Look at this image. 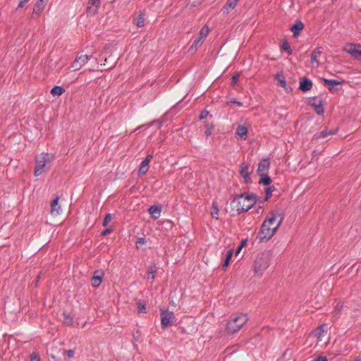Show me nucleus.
Returning <instances> with one entry per match:
<instances>
[{"label":"nucleus","mask_w":361,"mask_h":361,"mask_svg":"<svg viewBox=\"0 0 361 361\" xmlns=\"http://www.w3.org/2000/svg\"><path fill=\"white\" fill-rule=\"evenodd\" d=\"M281 221L282 218L280 214L272 213L267 216L262 223L258 234L259 240L262 242L269 240L280 226Z\"/></svg>","instance_id":"nucleus-1"},{"label":"nucleus","mask_w":361,"mask_h":361,"mask_svg":"<svg viewBox=\"0 0 361 361\" xmlns=\"http://www.w3.org/2000/svg\"><path fill=\"white\" fill-rule=\"evenodd\" d=\"M257 202V195L243 193L235 197L233 203L235 204L238 213L245 212L250 210Z\"/></svg>","instance_id":"nucleus-2"},{"label":"nucleus","mask_w":361,"mask_h":361,"mask_svg":"<svg viewBox=\"0 0 361 361\" xmlns=\"http://www.w3.org/2000/svg\"><path fill=\"white\" fill-rule=\"evenodd\" d=\"M271 260V255L269 252H264L259 254L253 262L252 270L255 275L259 278L262 277L264 271L269 267Z\"/></svg>","instance_id":"nucleus-3"},{"label":"nucleus","mask_w":361,"mask_h":361,"mask_svg":"<svg viewBox=\"0 0 361 361\" xmlns=\"http://www.w3.org/2000/svg\"><path fill=\"white\" fill-rule=\"evenodd\" d=\"M54 159V155L51 153L42 152L35 157V167L34 174L39 176L42 174Z\"/></svg>","instance_id":"nucleus-4"},{"label":"nucleus","mask_w":361,"mask_h":361,"mask_svg":"<svg viewBox=\"0 0 361 361\" xmlns=\"http://www.w3.org/2000/svg\"><path fill=\"white\" fill-rule=\"evenodd\" d=\"M248 321L247 314L240 313L233 314L228 321L226 331L230 334H233L238 331Z\"/></svg>","instance_id":"nucleus-5"},{"label":"nucleus","mask_w":361,"mask_h":361,"mask_svg":"<svg viewBox=\"0 0 361 361\" xmlns=\"http://www.w3.org/2000/svg\"><path fill=\"white\" fill-rule=\"evenodd\" d=\"M209 32V28L207 25H204L199 33V37L193 42L192 44L189 48V51L195 52L198 47H200L204 42V39L207 37Z\"/></svg>","instance_id":"nucleus-6"},{"label":"nucleus","mask_w":361,"mask_h":361,"mask_svg":"<svg viewBox=\"0 0 361 361\" xmlns=\"http://www.w3.org/2000/svg\"><path fill=\"white\" fill-rule=\"evenodd\" d=\"M344 51L357 60H361V44H348Z\"/></svg>","instance_id":"nucleus-7"},{"label":"nucleus","mask_w":361,"mask_h":361,"mask_svg":"<svg viewBox=\"0 0 361 361\" xmlns=\"http://www.w3.org/2000/svg\"><path fill=\"white\" fill-rule=\"evenodd\" d=\"M92 58V55H80L78 56L71 64L73 71L80 70L89 60Z\"/></svg>","instance_id":"nucleus-8"},{"label":"nucleus","mask_w":361,"mask_h":361,"mask_svg":"<svg viewBox=\"0 0 361 361\" xmlns=\"http://www.w3.org/2000/svg\"><path fill=\"white\" fill-rule=\"evenodd\" d=\"M175 316L173 312L168 311H161V325L163 329L166 328L169 325L173 323Z\"/></svg>","instance_id":"nucleus-9"},{"label":"nucleus","mask_w":361,"mask_h":361,"mask_svg":"<svg viewBox=\"0 0 361 361\" xmlns=\"http://www.w3.org/2000/svg\"><path fill=\"white\" fill-rule=\"evenodd\" d=\"M308 104L314 107V111L318 115H322L324 114V110L321 99L318 97H314L309 100Z\"/></svg>","instance_id":"nucleus-10"},{"label":"nucleus","mask_w":361,"mask_h":361,"mask_svg":"<svg viewBox=\"0 0 361 361\" xmlns=\"http://www.w3.org/2000/svg\"><path fill=\"white\" fill-rule=\"evenodd\" d=\"M239 173L245 183L250 181L249 166L247 164L243 162L240 164Z\"/></svg>","instance_id":"nucleus-11"},{"label":"nucleus","mask_w":361,"mask_h":361,"mask_svg":"<svg viewBox=\"0 0 361 361\" xmlns=\"http://www.w3.org/2000/svg\"><path fill=\"white\" fill-rule=\"evenodd\" d=\"M59 196H56L51 202V214L52 216H58L61 212V207L59 204Z\"/></svg>","instance_id":"nucleus-12"},{"label":"nucleus","mask_w":361,"mask_h":361,"mask_svg":"<svg viewBox=\"0 0 361 361\" xmlns=\"http://www.w3.org/2000/svg\"><path fill=\"white\" fill-rule=\"evenodd\" d=\"M104 273L102 270H97L94 271L93 276L91 279L92 285L93 287L97 288L100 286Z\"/></svg>","instance_id":"nucleus-13"},{"label":"nucleus","mask_w":361,"mask_h":361,"mask_svg":"<svg viewBox=\"0 0 361 361\" xmlns=\"http://www.w3.org/2000/svg\"><path fill=\"white\" fill-rule=\"evenodd\" d=\"M328 330L329 327L326 324H324L316 329L314 334L317 338L318 341H322V338L326 335Z\"/></svg>","instance_id":"nucleus-14"},{"label":"nucleus","mask_w":361,"mask_h":361,"mask_svg":"<svg viewBox=\"0 0 361 361\" xmlns=\"http://www.w3.org/2000/svg\"><path fill=\"white\" fill-rule=\"evenodd\" d=\"M337 132H338V128H334V129L325 128L323 130H322L319 133L315 134L314 135V138L315 140H319L320 138H324L329 135H335V134H336Z\"/></svg>","instance_id":"nucleus-15"},{"label":"nucleus","mask_w":361,"mask_h":361,"mask_svg":"<svg viewBox=\"0 0 361 361\" xmlns=\"http://www.w3.org/2000/svg\"><path fill=\"white\" fill-rule=\"evenodd\" d=\"M312 87V81L306 78L303 77L300 78V85H299V90L302 92H307L310 90Z\"/></svg>","instance_id":"nucleus-16"},{"label":"nucleus","mask_w":361,"mask_h":361,"mask_svg":"<svg viewBox=\"0 0 361 361\" xmlns=\"http://www.w3.org/2000/svg\"><path fill=\"white\" fill-rule=\"evenodd\" d=\"M322 54V48L317 47L316 48L311 54L310 62L313 66H317L319 65L318 59L321 56Z\"/></svg>","instance_id":"nucleus-17"},{"label":"nucleus","mask_w":361,"mask_h":361,"mask_svg":"<svg viewBox=\"0 0 361 361\" xmlns=\"http://www.w3.org/2000/svg\"><path fill=\"white\" fill-rule=\"evenodd\" d=\"M270 162L268 159H262L258 165L257 171L259 174L267 173Z\"/></svg>","instance_id":"nucleus-18"},{"label":"nucleus","mask_w":361,"mask_h":361,"mask_svg":"<svg viewBox=\"0 0 361 361\" xmlns=\"http://www.w3.org/2000/svg\"><path fill=\"white\" fill-rule=\"evenodd\" d=\"M324 82L326 85L329 86V90L331 92H334L336 89L334 88L335 85H341L344 82L343 80H333V79H324Z\"/></svg>","instance_id":"nucleus-19"},{"label":"nucleus","mask_w":361,"mask_h":361,"mask_svg":"<svg viewBox=\"0 0 361 361\" xmlns=\"http://www.w3.org/2000/svg\"><path fill=\"white\" fill-rule=\"evenodd\" d=\"M145 13L143 11H140L137 16L133 17V23L138 27H142L145 23V19L144 18Z\"/></svg>","instance_id":"nucleus-20"},{"label":"nucleus","mask_w":361,"mask_h":361,"mask_svg":"<svg viewBox=\"0 0 361 361\" xmlns=\"http://www.w3.org/2000/svg\"><path fill=\"white\" fill-rule=\"evenodd\" d=\"M148 211H149V213L150 214V215L152 216V218H154V219H157L161 215V206L152 205V207H150V208L149 209Z\"/></svg>","instance_id":"nucleus-21"},{"label":"nucleus","mask_w":361,"mask_h":361,"mask_svg":"<svg viewBox=\"0 0 361 361\" xmlns=\"http://www.w3.org/2000/svg\"><path fill=\"white\" fill-rule=\"evenodd\" d=\"M238 1L239 0H228L223 8L224 13H228L231 10L234 9Z\"/></svg>","instance_id":"nucleus-22"},{"label":"nucleus","mask_w":361,"mask_h":361,"mask_svg":"<svg viewBox=\"0 0 361 361\" xmlns=\"http://www.w3.org/2000/svg\"><path fill=\"white\" fill-rule=\"evenodd\" d=\"M236 134L238 135L241 139L245 140L247 137V128L243 125H239L236 129Z\"/></svg>","instance_id":"nucleus-23"},{"label":"nucleus","mask_w":361,"mask_h":361,"mask_svg":"<svg viewBox=\"0 0 361 361\" xmlns=\"http://www.w3.org/2000/svg\"><path fill=\"white\" fill-rule=\"evenodd\" d=\"M45 4L46 3L44 1H41V0L37 1L33 8L32 16L35 14H37V16L39 15V13L44 10Z\"/></svg>","instance_id":"nucleus-24"},{"label":"nucleus","mask_w":361,"mask_h":361,"mask_svg":"<svg viewBox=\"0 0 361 361\" xmlns=\"http://www.w3.org/2000/svg\"><path fill=\"white\" fill-rule=\"evenodd\" d=\"M63 324L70 326L73 324V317L66 312H63L61 318Z\"/></svg>","instance_id":"nucleus-25"},{"label":"nucleus","mask_w":361,"mask_h":361,"mask_svg":"<svg viewBox=\"0 0 361 361\" xmlns=\"http://www.w3.org/2000/svg\"><path fill=\"white\" fill-rule=\"evenodd\" d=\"M304 27V23L301 20L295 21V38L299 36Z\"/></svg>","instance_id":"nucleus-26"},{"label":"nucleus","mask_w":361,"mask_h":361,"mask_svg":"<svg viewBox=\"0 0 361 361\" xmlns=\"http://www.w3.org/2000/svg\"><path fill=\"white\" fill-rule=\"evenodd\" d=\"M149 170V163L147 162V161H142L140 164L139 170H138V174L139 175H144Z\"/></svg>","instance_id":"nucleus-27"},{"label":"nucleus","mask_w":361,"mask_h":361,"mask_svg":"<svg viewBox=\"0 0 361 361\" xmlns=\"http://www.w3.org/2000/svg\"><path fill=\"white\" fill-rule=\"evenodd\" d=\"M261 176L260 180H259V184H263L264 185H268L271 183V178L267 175V173H262L259 174Z\"/></svg>","instance_id":"nucleus-28"},{"label":"nucleus","mask_w":361,"mask_h":361,"mask_svg":"<svg viewBox=\"0 0 361 361\" xmlns=\"http://www.w3.org/2000/svg\"><path fill=\"white\" fill-rule=\"evenodd\" d=\"M64 92H65V90H64L62 87L59 86V85L54 86V87L51 90V94L53 96H60V95H61Z\"/></svg>","instance_id":"nucleus-29"},{"label":"nucleus","mask_w":361,"mask_h":361,"mask_svg":"<svg viewBox=\"0 0 361 361\" xmlns=\"http://www.w3.org/2000/svg\"><path fill=\"white\" fill-rule=\"evenodd\" d=\"M205 131L204 135L207 137L210 136L212 134L214 130V125L212 123H209V122L204 123Z\"/></svg>","instance_id":"nucleus-30"},{"label":"nucleus","mask_w":361,"mask_h":361,"mask_svg":"<svg viewBox=\"0 0 361 361\" xmlns=\"http://www.w3.org/2000/svg\"><path fill=\"white\" fill-rule=\"evenodd\" d=\"M276 78L277 79L279 85L283 87L287 92H288V89L286 85V81L285 80V78L281 74H277L276 75Z\"/></svg>","instance_id":"nucleus-31"},{"label":"nucleus","mask_w":361,"mask_h":361,"mask_svg":"<svg viewBox=\"0 0 361 361\" xmlns=\"http://www.w3.org/2000/svg\"><path fill=\"white\" fill-rule=\"evenodd\" d=\"M157 271V267L156 265H152L149 267L148 271H147V279H154V274Z\"/></svg>","instance_id":"nucleus-32"},{"label":"nucleus","mask_w":361,"mask_h":361,"mask_svg":"<svg viewBox=\"0 0 361 361\" xmlns=\"http://www.w3.org/2000/svg\"><path fill=\"white\" fill-rule=\"evenodd\" d=\"M211 215L212 218L218 219H219V208L218 205L216 202H213L212 211H211Z\"/></svg>","instance_id":"nucleus-33"},{"label":"nucleus","mask_w":361,"mask_h":361,"mask_svg":"<svg viewBox=\"0 0 361 361\" xmlns=\"http://www.w3.org/2000/svg\"><path fill=\"white\" fill-rule=\"evenodd\" d=\"M232 255H233V250H230L227 252L226 253V257L225 259V261L222 265V268L223 269H225L226 267H227L229 264V262H230V260L231 259V257H232Z\"/></svg>","instance_id":"nucleus-34"},{"label":"nucleus","mask_w":361,"mask_h":361,"mask_svg":"<svg viewBox=\"0 0 361 361\" xmlns=\"http://www.w3.org/2000/svg\"><path fill=\"white\" fill-rule=\"evenodd\" d=\"M343 307V304L338 303L336 305V309L333 311V318L334 320L337 319L339 317V314L341 313V310Z\"/></svg>","instance_id":"nucleus-35"},{"label":"nucleus","mask_w":361,"mask_h":361,"mask_svg":"<svg viewBox=\"0 0 361 361\" xmlns=\"http://www.w3.org/2000/svg\"><path fill=\"white\" fill-rule=\"evenodd\" d=\"M281 49L286 51H287L288 54H291V48L290 44L286 40H283L281 43Z\"/></svg>","instance_id":"nucleus-36"},{"label":"nucleus","mask_w":361,"mask_h":361,"mask_svg":"<svg viewBox=\"0 0 361 361\" xmlns=\"http://www.w3.org/2000/svg\"><path fill=\"white\" fill-rule=\"evenodd\" d=\"M137 308H138V312L140 313H145L146 312V306H145V303L139 302L137 303Z\"/></svg>","instance_id":"nucleus-37"},{"label":"nucleus","mask_w":361,"mask_h":361,"mask_svg":"<svg viewBox=\"0 0 361 361\" xmlns=\"http://www.w3.org/2000/svg\"><path fill=\"white\" fill-rule=\"evenodd\" d=\"M112 219V216L111 214H107L104 219V221H103V226H106L108 225V224L111 221Z\"/></svg>","instance_id":"nucleus-38"},{"label":"nucleus","mask_w":361,"mask_h":361,"mask_svg":"<svg viewBox=\"0 0 361 361\" xmlns=\"http://www.w3.org/2000/svg\"><path fill=\"white\" fill-rule=\"evenodd\" d=\"M238 78H239V74L234 75L231 78V84L233 85H235L238 82Z\"/></svg>","instance_id":"nucleus-39"},{"label":"nucleus","mask_w":361,"mask_h":361,"mask_svg":"<svg viewBox=\"0 0 361 361\" xmlns=\"http://www.w3.org/2000/svg\"><path fill=\"white\" fill-rule=\"evenodd\" d=\"M30 361H40L38 355L35 353H33L30 355Z\"/></svg>","instance_id":"nucleus-40"},{"label":"nucleus","mask_w":361,"mask_h":361,"mask_svg":"<svg viewBox=\"0 0 361 361\" xmlns=\"http://www.w3.org/2000/svg\"><path fill=\"white\" fill-rule=\"evenodd\" d=\"M208 115H209V111L207 110H203L200 115V118L204 119L208 116Z\"/></svg>","instance_id":"nucleus-41"},{"label":"nucleus","mask_w":361,"mask_h":361,"mask_svg":"<svg viewBox=\"0 0 361 361\" xmlns=\"http://www.w3.org/2000/svg\"><path fill=\"white\" fill-rule=\"evenodd\" d=\"M311 361H327V358L325 356L319 355L317 358H315Z\"/></svg>","instance_id":"nucleus-42"},{"label":"nucleus","mask_w":361,"mask_h":361,"mask_svg":"<svg viewBox=\"0 0 361 361\" xmlns=\"http://www.w3.org/2000/svg\"><path fill=\"white\" fill-rule=\"evenodd\" d=\"M99 3H100V0H89V4L92 5V6H99Z\"/></svg>","instance_id":"nucleus-43"},{"label":"nucleus","mask_w":361,"mask_h":361,"mask_svg":"<svg viewBox=\"0 0 361 361\" xmlns=\"http://www.w3.org/2000/svg\"><path fill=\"white\" fill-rule=\"evenodd\" d=\"M66 353L67 356H68V357H73V355H74V353H74V350H71V349L66 350Z\"/></svg>","instance_id":"nucleus-44"},{"label":"nucleus","mask_w":361,"mask_h":361,"mask_svg":"<svg viewBox=\"0 0 361 361\" xmlns=\"http://www.w3.org/2000/svg\"><path fill=\"white\" fill-rule=\"evenodd\" d=\"M29 0H20L19 4L18 6V8H21L24 6L25 4H26Z\"/></svg>","instance_id":"nucleus-45"},{"label":"nucleus","mask_w":361,"mask_h":361,"mask_svg":"<svg viewBox=\"0 0 361 361\" xmlns=\"http://www.w3.org/2000/svg\"><path fill=\"white\" fill-rule=\"evenodd\" d=\"M111 231H112V229L111 228H108L106 230H104V231H102V235H106L110 233Z\"/></svg>","instance_id":"nucleus-46"},{"label":"nucleus","mask_w":361,"mask_h":361,"mask_svg":"<svg viewBox=\"0 0 361 361\" xmlns=\"http://www.w3.org/2000/svg\"><path fill=\"white\" fill-rule=\"evenodd\" d=\"M145 243V239L144 238H140L137 239L136 244H144Z\"/></svg>","instance_id":"nucleus-47"},{"label":"nucleus","mask_w":361,"mask_h":361,"mask_svg":"<svg viewBox=\"0 0 361 361\" xmlns=\"http://www.w3.org/2000/svg\"><path fill=\"white\" fill-rule=\"evenodd\" d=\"M230 103L236 104L237 105L241 106L243 104L240 102L236 101L235 99H231Z\"/></svg>","instance_id":"nucleus-48"},{"label":"nucleus","mask_w":361,"mask_h":361,"mask_svg":"<svg viewBox=\"0 0 361 361\" xmlns=\"http://www.w3.org/2000/svg\"><path fill=\"white\" fill-rule=\"evenodd\" d=\"M152 159V155L149 154L147 156V157L145 158V159L144 161H147V163H149V161Z\"/></svg>","instance_id":"nucleus-49"},{"label":"nucleus","mask_w":361,"mask_h":361,"mask_svg":"<svg viewBox=\"0 0 361 361\" xmlns=\"http://www.w3.org/2000/svg\"><path fill=\"white\" fill-rule=\"evenodd\" d=\"M140 331H136V332L134 334V335H133V336H134V337H135V338H136V339H138V338L140 337Z\"/></svg>","instance_id":"nucleus-50"},{"label":"nucleus","mask_w":361,"mask_h":361,"mask_svg":"<svg viewBox=\"0 0 361 361\" xmlns=\"http://www.w3.org/2000/svg\"><path fill=\"white\" fill-rule=\"evenodd\" d=\"M271 192L270 190V188H267V199L269 198V195H271Z\"/></svg>","instance_id":"nucleus-51"},{"label":"nucleus","mask_w":361,"mask_h":361,"mask_svg":"<svg viewBox=\"0 0 361 361\" xmlns=\"http://www.w3.org/2000/svg\"><path fill=\"white\" fill-rule=\"evenodd\" d=\"M243 245H244V244H243V243H242V245H241L240 246H239V247H238V250H237V252H237V254L240 252V250H241L242 247L243 246Z\"/></svg>","instance_id":"nucleus-52"},{"label":"nucleus","mask_w":361,"mask_h":361,"mask_svg":"<svg viewBox=\"0 0 361 361\" xmlns=\"http://www.w3.org/2000/svg\"><path fill=\"white\" fill-rule=\"evenodd\" d=\"M290 30L293 32V24L290 25Z\"/></svg>","instance_id":"nucleus-53"},{"label":"nucleus","mask_w":361,"mask_h":361,"mask_svg":"<svg viewBox=\"0 0 361 361\" xmlns=\"http://www.w3.org/2000/svg\"><path fill=\"white\" fill-rule=\"evenodd\" d=\"M354 361H361V357H356Z\"/></svg>","instance_id":"nucleus-54"},{"label":"nucleus","mask_w":361,"mask_h":361,"mask_svg":"<svg viewBox=\"0 0 361 361\" xmlns=\"http://www.w3.org/2000/svg\"><path fill=\"white\" fill-rule=\"evenodd\" d=\"M41 1H44V3H47L48 0H41Z\"/></svg>","instance_id":"nucleus-55"}]
</instances>
